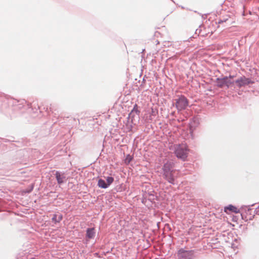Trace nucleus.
Returning <instances> with one entry per match:
<instances>
[{"instance_id":"obj_5","label":"nucleus","mask_w":259,"mask_h":259,"mask_svg":"<svg viewBox=\"0 0 259 259\" xmlns=\"http://www.w3.org/2000/svg\"><path fill=\"white\" fill-rule=\"evenodd\" d=\"M234 83H236L237 86L239 88L243 87L252 84L254 83V81L250 79L249 78H247L245 76H242L238 78L235 81Z\"/></svg>"},{"instance_id":"obj_10","label":"nucleus","mask_w":259,"mask_h":259,"mask_svg":"<svg viewBox=\"0 0 259 259\" xmlns=\"http://www.w3.org/2000/svg\"><path fill=\"white\" fill-rule=\"evenodd\" d=\"M224 210L226 212H228V210L234 212L235 213H240V211H246V206H242L240 209H238L235 206L230 204L225 207Z\"/></svg>"},{"instance_id":"obj_4","label":"nucleus","mask_w":259,"mask_h":259,"mask_svg":"<svg viewBox=\"0 0 259 259\" xmlns=\"http://www.w3.org/2000/svg\"><path fill=\"white\" fill-rule=\"evenodd\" d=\"M217 86L220 88L226 87L229 89L230 85L234 83L233 81L229 79L227 76H224L222 78L218 77L215 80Z\"/></svg>"},{"instance_id":"obj_21","label":"nucleus","mask_w":259,"mask_h":259,"mask_svg":"<svg viewBox=\"0 0 259 259\" xmlns=\"http://www.w3.org/2000/svg\"><path fill=\"white\" fill-rule=\"evenodd\" d=\"M200 32V30H199V29H196V31H195V33L197 34V33H199Z\"/></svg>"},{"instance_id":"obj_7","label":"nucleus","mask_w":259,"mask_h":259,"mask_svg":"<svg viewBox=\"0 0 259 259\" xmlns=\"http://www.w3.org/2000/svg\"><path fill=\"white\" fill-rule=\"evenodd\" d=\"M114 178L112 177H106V181L102 179H99L98 181V186L99 188L107 189L114 182Z\"/></svg>"},{"instance_id":"obj_13","label":"nucleus","mask_w":259,"mask_h":259,"mask_svg":"<svg viewBox=\"0 0 259 259\" xmlns=\"http://www.w3.org/2000/svg\"><path fill=\"white\" fill-rule=\"evenodd\" d=\"M63 219L62 214L57 215V214H54L52 220L55 224L59 223Z\"/></svg>"},{"instance_id":"obj_27","label":"nucleus","mask_w":259,"mask_h":259,"mask_svg":"<svg viewBox=\"0 0 259 259\" xmlns=\"http://www.w3.org/2000/svg\"><path fill=\"white\" fill-rule=\"evenodd\" d=\"M174 114H175V112H174L171 113V114H172V115H174Z\"/></svg>"},{"instance_id":"obj_8","label":"nucleus","mask_w":259,"mask_h":259,"mask_svg":"<svg viewBox=\"0 0 259 259\" xmlns=\"http://www.w3.org/2000/svg\"><path fill=\"white\" fill-rule=\"evenodd\" d=\"M6 100L8 101L9 105L16 107L19 109H21L26 103V101L24 99L17 100L14 99L10 98L7 99Z\"/></svg>"},{"instance_id":"obj_24","label":"nucleus","mask_w":259,"mask_h":259,"mask_svg":"<svg viewBox=\"0 0 259 259\" xmlns=\"http://www.w3.org/2000/svg\"><path fill=\"white\" fill-rule=\"evenodd\" d=\"M51 106H52V105H51V106L50 107V108H49V110H50V111H52V110H53V109H52Z\"/></svg>"},{"instance_id":"obj_18","label":"nucleus","mask_w":259,"mask_h":259,"mask_svg":"<svg viewBox=\"0 0 259 259\" xmlns=\"http://www.w3.org/2000/svg\"><path fill=\"white\" fill-rule=\"evenodd\" d=\"M157 113V111H154L153 109H152L151 115L153 116H155L156 114Z\"/></svg>"},{"instance_id":"obj_1","label":"nucleus","mask_w":259,"mask_h":259,"mask_svg":"<svg viewBox=\"0 0 259 259\" xmlns=\"http://www.w3.org/2000/svg\"><path fill=\"white\" fill-rule=\"evenodd\" d=\"M174 101L175 103H173L172 105L176 107L178 112L186 109L189 105L188 100L183 95L177 96V98Z\"/></svg>"},{"instance_id":"obj_22","label":"nucleus","mask_w":259,"mask_h":259,"mask_svg":"<svg viewBox=\"0 0 259 259\" xmlns=\"http://www.w3.org/2000/svg\"><path fill=\"white\" fill-rule=\"evenodd\" d=\"M200 32V30H199V29H196V31H195V33L197 34V33H199Z\"/></svg>"},{"instance_id":"obj_15","label":"nucleus","mask_w":259,"mask_h":259,"mask_svg":"<svg viewBox=\"0 0 259 259\" xmlns=\"http://www.w3.org/2000/svg\"><path fill=\"white\" fill-rule=\"evenodd\" d=\"M229 16H226L220 18L219 20H218V23L221 24V23H223L224 22H227L228 21H229Z\"/></svg>"},{"instance_id":"obj_2","label":"nucleus","mask_w":259,"mask_h":259,"mask_svg":"<svg viewBox=\"0 0 259 259\" xmlns=\"http://www.w3.org/2000/svg\"><path fill=\"white\" fill-rule=\"evenodd\" d=\"M188 149L186 145L179 144L175 148V153L178 158L185 161L188 156Z\"/></svg>"},{"instance_id":"obj_11","label":"nucleus","mask_w":259,"mask_h":259,"mask_svg":"<svg viewBox=\"0 0 259 259\" xmlns=\"http://www.w3.org/2000/svg\"><path fill=\"white\" fill-rule=\"evenodd\" d=\"M55 177L59 185L64 184L66 181V178L64 172L56 171L55 172Z\"/></svg>"},{"instance_id":"obj_14","label":"nucleus","mask_w":259,"mask_h":259,"mask_svg":"<svg viewBox=\"0 0 259 259\" xmlns=\"http://www.w3.org/2000/svg\"><path fill=\"white\" fill-rule=\"evenodd\" d=\"M134 113H136L138 115H139L140 113V111L138 109V106L137 104H135L134 106L133 109L129 114V116H131Z\"/></svg>"},{"instance_id":"obj_20","label":"nucleus","mask_w":259,"mask_h":259,"mask_svg":"<svg viewBox=\"0 0 259 259\" xmlns=\"http://www.w3.org/2000/svg\"><path fill=\"white\" fill-rule=\"evenodd\" d=\"M251 211H252V209H250V208H248L247 209V212H246V214H248V213H249L250 214H251Z\"/></svg>"},{"instance_id":"obj_23","label":"nucleus","mask_w":259,"mask_h":259,"mask_svg":"<svg viewBox=\"0 0 259 259\" xmlns=\"http://www.w3.org/2000/svg\"><path fill=\"white\" fill-rule=\"evenodd\" d=\"M229 77V79H231V78H233L234 77V76L233 75H230L229 76H228Z\"/></svg>"},{"instance_id":"obj_12","label":"nucleus","mask_w":259,"mask_h":259,"mask_svg":"<svg viewBox=\"0 0 259 259\" xmlns=\"http://www.w3.org/2000/svg\"><path fill=\"white\" fill-rule=\"evenodd\" d=\"M96 235L94 228H88L86 230V237L89 239H94Z\"/></svg>"},{"instance_id":"obj_3","label":"nucleus","mask_w":259,"mask_h":259,"mask_svg":"<svg viewBox=\"0 0 259 259\" xmlns=\"http://www.w3.org/2000/svg\"><path fill=\"white\" fill-rule=\"evenodd\" d=\"M194 250H185L184 248L180 249L178 251V259H193L194 257Z\"/></svg>"},{"instance_id":"obj_26","label":"nucleus","mask_w":259,"mask_h":259,"mask_svg":"<svg viewBox=\"0 0 259 259\" xmlns=\"http://www.w3.org/2000/svg\"><path fill=\"white\" fill-rule=\"evenodd\" d=\"M142 202L143 203H145V200H144V199L142 200Z\"/></svg>"},{"instance_id":"obj_17","label":"nucleus","mask_w":259,"mask_h":259,"mask_svg":"<svg viewBox=\"0 0 259 259\" xmlns=\"http://www.w3.org/2000/svg\"><path fill=\"white\" fill-rule=\"evenodd\" d=\"M146 198L148 199V200H149L151 202H152L154 199H155V196L154 194L152 193H149L148 194V197L146 196Z\"/></svg>"},{"instance_id":"obj_6","label":"nucleus","mask_w":259,"mask_h":259,"mask_svg":"<svg viewBox=\"0 0 259 259\" xmlns=\"http://www.w3.org/2000/svg\"><path fill=\"white\" fill-rule=\"evenodd\" d=\"M163 178L169 184L175 185L176 184V180L177 178V171L169 172L162 174Z\"/></svg>"},{"instance_id":"obj_19","label":"nucleus","mask_w":259,"mask_h":259,"mask_svg":"<svg viewBox=\"0 0 259 259\" xmlns=\"http://www.w3.org/2000/svg\"><path fill=\"white\" fill-rule=\"evenodd\" d=\"M241 218L243 220H245L246 219V217L243 213H241Z\"/></svg>"},{"instance_id":"obj_16","label":"nucleus","mask_w":259,"mask_h":259,"mask_svg":"<svg viewBox=\"0 0 259 259\" xmlns=\"http://www.w3.org/2000/svg\"><path fill=\"white\" fill-rule=\"evenodd\" d=\"M133 159V157H132V156H131L130 154H127V155H126V156L125 157V158L124 160V162L126 164H128L132 161Z\"/></svg>"},{"instance_id":"obj_9","label":"nucleus","mask_w":259,"mask_h":259,"mask_svg":"<svg viewBox=\"0 0 259 259\" xmlns=\"http://www.w3.org/2000/svg\"><path fill=\"white\" fill-rule=\"evenodd\" d=\"M175 163L171 160L167 161L164 163L162 167V174L176 171V169L175 168Z\"/></svg>"},{"instance_id":"obj_25","label":"nucleus","mask_w":259,"mask_h":259,"mask_svg":"<svg viewBox=\"0 0 259 259\" xmlns=\"http://www.w3.org/2000/svg\"><path fill=\"white\" fill-rule=\"evenodd\" d=\"M253 216H250L249 218H248L249 220H251ZM248 219H246V220H247Z\"/></svg>"}]
</instances>
